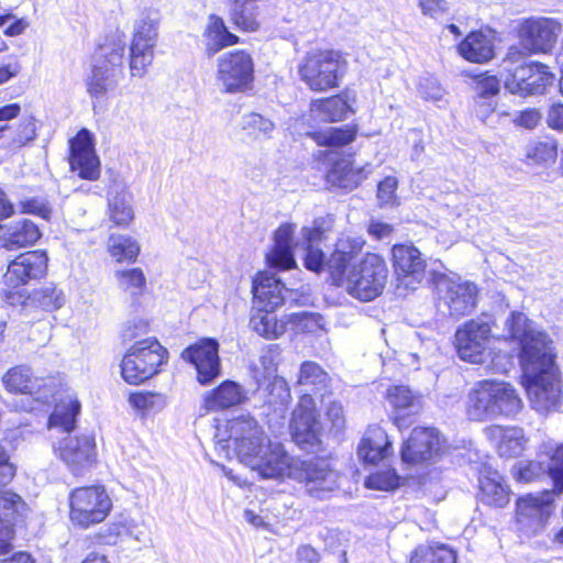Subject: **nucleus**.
I'll list each match as a JSON object with an SVG mask.
<instances>
[{"label":"nucleus","instance_id":"nucleus-45","mask_svg":"<svg viewBox=\"0 0 563 563\" xmlns=\"http://www.w3.org/2000/svg\"><path fill=\"white\" fill-rule=\"evenodd\" d=\"M556 157L558 144L553 140L532 143L526 150L528 165L548 167L555 163Z\"/></svg>","mask_w":563,"mask_h":563},{"label":"nucleus","instance_id":"nucleus-17","mask_svg":"<svg viewBox=\"0 0 563 563\" xmlns=\"http://www.w3.org/2000/svg\"><path fill=\"white\" fill-rule=\"evenodd\" d=\"M292 440L303 450H312L320 443L321 423L314 399L303 394L290 420Z\"/></svg>","mask_w":563,"mask_h":563},{"label":"nucleus","instance_id":"nucleus-52","mask_svg":"<svg viewBox=\"0 0 563 563\" xmlns=\"http://www.w3.org/2000/svg\"><path fill=\"white\" fill-rule=\"evenodd\" d=\"M132 407L143 412L158 411L165 407V399L161 394L139 391L130 395Z\"/></svg>","mask_w":563,"mask_h":563},{"label":"nucleus","instance_id":"nucleus-9","mask_svg":"<svg viewBox=\"0 0 563 563\" xmlns=\"http://www.w3.org/2000/svg\"><path fill=\"white\" fill-rule=\"evenodd\" d=\"M166 355L167 351L154 338L136 341L122 358V378L132 385L143 383L158 372Z\"/></svg>","mask_w":563,"mask_h":563},{"label":"nucleus","instance_id":"nucleus-3","mask_svg":"<svg viewBox=\"0 0 563 563\" xmlns=\"http://www.w3.org/2000/svg\"><path fill=\"white\" fill-rule=\"evenodd\" d=\"M522 407L523 402L512 385L484 379L468 393L466 413L471 420L485 421L499 416L515 417Z\"/></svg>","mask_w":563,"mask_h":563},{"label":"nucleus","instance_id":"nucleus-28","mask_svg":"<svg viewBox=\"0 0 563 563\" xmlns=\"http://www.w3.org/2000/svg\"><path fill=\"white\" fill-rule=\"evenodd\" d=\"M372 165L354 166L347 157L336 161L327 173V183L331 187L353 190L372 174Z\"/></svg>","mask_w":563,"mask_h":563},{"label":"nucleus","instance_id":"nucleus-46","mask_svg":"<svg viewBox=\"0 0 563 563\" xmlns=\"http://www.w3.org/2000/svg\"><path fill=\"white\" fill-rule=\"evenodd\" d=\"M287 325L296 333L318 334L325 331L323 317L314 312H298L285 316Z\"/></svg>","mask_w":563,"mask_h":563},{"label":"nucleus","instance_id":"nucleus-48","mask_svg":"<svg viewBox=\"0 0 563 563\" xmlns=\"http://www.w3.org/2000/svg\"><path fill=\"white\" fill-rule=\"evenodd\" d=\"M241 128L255 139L266 140L273 136L276 124L258 112H249L242 115Z\"/></svg>","mask_w":563,"mask_h":563},{"label":"nucleus","instance_id":"nucleus-22","mask_svg":"<svg viewBox=\"0 0 563 563\" xmlns=\"http://www.w3.org/2000/svg\"><path fill=\"white\" fill-rule=\"evenodd\" d=\"M391 254L399 286L415 289L424 278L426 263L420 251L412 244H397Z\"/></svg>","mask_w":563,"mask_h":563},{"label":"nucleus","instance_id":"nucleus-31","mask_svg":"<svg viewBox=\"0 0 563 563\" xmlns=\"http://www.w3.org/2000/svg\"><path fill=\"white\" fill-rule=\"evenodd\" d=\"M457 49L471 63H487L495 56L494 36L483 31L472 32L459 44Z\"/></svg>","mask_w":563,"mask_h":563},{"label":"nucleus","instance_id":"nucleus-6","mask_svg":"<svg viewBox=\"0 0 563 563\" xmlns=\"http://www.w3.org/2000/svg\"><path fill=\"white\" fill-rule=\"evenodd\" d=\"M347 68L343 54L334 49L309 52L300 62V79L312 91L323 92L339 87Z\"/></svg>","mask_w":563,"mask_h":563},{"label":"nucleus","instance_id":"nucleus-59","mask_svg":"<svg viewBox=\"0 0 563 563\" xmlns=\"http://www.w3.org/2000/svg\"><path fill=\"white\" fill-rule=\"evenodd\" d=\"M21 498L11 492L0 490V522L12 521Z\"/></svg>","mask_w":563,"mask_h":563},{"label":"nucleus","instance_id":"nucleus-29","mask_svg":"<svg viewBox=\"0 0 563 563\" xmlns=\"http://www.w3.org/2000/svg\"><path fill=\"white\" fill-rule=\"evenodd\" d=\"M391 453V442L386 431L379 426H371L363 434L357 448L360 460L368 464H377Z\"/></svg>","mask_w":563,"mask_h":563},{"label":"nucleus","instance_id":"nucleus-57","mask_svg":"<svg viewBox=\"0 0 563 563\" xmlns=\"http://www.w3.org/2000/svg\"><path fill=\"white\" fill-rule=\"evenodd\" d=\"M418 90L422 98L432 101L440 100L444 93V90L440 86L437 78L432 76L421 77L418 85Z\"/></svg>","mask_w":563,"mask_h":563},{"label":"nucleus","instance_id":"nucleus-42","mask_svg":"<svg viewBox=\"0 0 563 563\" xmlns=\"http://www.w3.org/2000/svg\"><path fill=\"white\" fill-rule=\"evenodd\" d=\"M311 111L324 121H342L352 111L351 107L340 96L319 99L311 102Z\"/></svg>","mask_w":563,"mask_h":563},{"label":"nucleus","instance_id":"nucleus-55","mask_svg":"<svg viewBox=\"0 0 563 563\" xmlns=\"http://www.w3.org/2000/svg\"><path fill=\"white\" fill-rule=\"evenodd\" d=\"M399 477L394 470H385L371 474L366 479V486L373 489L390 490L398 486Z\"/></svg>","mask_w":563,"mask_h":563},{"label":"nucleus","instance_id":"nucleus-5","mask_svg":"<svg viewBox=\"0 0 563 563\" xmlns=\"http://www.w3.org/2000/svg\"><path fill=\"white\" fill-rule=\"evenodd\" d=\"M388 278V268L382 256L367 253L354 263L342 276H334L333 283L343 287L352 297L362 301L377 298L384 290Z\"/></svg>","mask_w":563,"mask_h":563},{"label":"nucleus","instance_id":"nucleus-30","mask_svg":"<svg viewBox=\"0 0 563 563\" xmlns=\"http://www.w3.org/2000/svg\"><path fill=\"white\" fill-rule=\"evenodd\" d=\"M365 241L360 236L342 235L339 238L335 250L328 261V269L331 278L342 276L344 269H349L362 252Z\"/></svg>","mask_w":563,"mask_h":563},{"label":"nucleus","instance_id":"nucleus-7","mask_svg":"<svg viewBox=\"0 0 563 563\" xmlns=\"http://www.w3.org/2000/svg\"><path fill=\"white\" fill-rule=\"evenodd\" d=\"M124 56V43L120 40L98 47L93 55L90 73L85 82L88 95L102 99L115 89L121 77Z\"/></svg>","mask_w":563,"mask_h":563},{"label":"nucleus","instance_id":"nucleus-35","mask_svg":"<svg viewBox=\"0 0 563 563\" xmlns=\"http://www.w3.org/2000/svg\"><path fill=\"white\" fill-rule=\"evenodd\" d=\"M479 489L482 500L488 505L500 508L509 503L508 487L501 475L490 467L481 471Z\"/></svg>","mask_w":563,"mask_h":563},{"label":"nucleus","instance_id":"nucleus-54","mask_svg":"<svg viewBox=\"0 0 563 563\" xmlns=\"http://www.w3.org/2000/svg\"><path fill=\"white\" fill-rule=\"evenodd\" d=\"M548 454L550 455L548 473L553 481L554 490L561 494L563 492V444L549 451Z\"/></svg>","mask_w":563,"mask_h":563},{"label":"nucleus","instance_id":"nucleus-14","mask_svg":"<svg viewBox=\"0 0 563 563\" xmlns=\"http://www.w3.org/2000/svg\"><path fill=\"white\" fill-rule=\"evenodd\" d=\"M297 459L289 455L282 443L268 440L253 456H249L245 466L266 479L292 478Z\"/></svg>","mask_w":563,"mask_h":563},{"label":"nucleus","instance_id":"nucleus-27","mask_svg":"<svg viewBox=\"0 0 563 563\" xmlns=\"http://www.w3.org/2000/svg\"><path fill=\"white\" fill-rule=\"evenodd\" d=\"M254 303L263 309L275 310L282 306L290 292L274 275L260 273L253 280Z\"/></svg>","mask_w":563,"mask_h":563},{"label":"nucleus","instance_id":"nucleus-36","mask_svg":"<svg viewBox=\"0 0 563 563\" xmlns=\"http://www.w3.org/2000/svg\"><path fill=\"white\" fill-rule=\"evenodd\" d=\"M40 238L38 227L29 219H21L9 224L0 239L2 247L15 250L33 245Z\"/></svg>","mask_w":563,"mask_h":563},{"label":"nucleus","instance_id":"nucleus-25","mask_svg":"<svg viewBox=\"0 0 563 563\" xmlns=\"http://www.w3.org/2000/svg\"><path fill=\"white\" fill-rule=\"evenodd\" d=\"M439 431L434 428H415L401 451L402 461L417 464L431 460L442 449Z\"/></svg>","mask_w":563,"mask_h":563},{"label":"nucleus","instance_id":"nucleus-50","mask_svg":"<svg viewBox=\"0 0 563 563\" xmlns=\"http://www.w3.org/2000/svg\"><path fill=\"white\" fill-rule=\"evenodd\" d=\"M115 279L120 289L131 296L141 295L146 285V278L141 268L117 271Z\"/></svg>","mask_w":563,"mask_h":563},{"label":"nucleus","instance_id":"nucleus-21","mask_svg":"<svg viewBox=\"0 0 563 563\" xmlns=\"http://www.w3.org/2000/svg\"><path fill=\"white\" fill-rule=\"evenodd\" d=\"M48 257L44 251L20 254L8 265L4 284L18 288L46 275Z\"/></svg>","mask_w":563,"mask_h":563},{"label":"nucleus","instance_id":"nucleus-16","mask_svg":"<svg viewBox=\"0 0 563 563\" xmlns=\"http://www.w3.org/2000/svg\"><path fill=\"white\" fill-rule=\"evenodd\" d=\"M562 32L560 21L548 16H531L522 20L517 29L520 44L530 53H550Z\"/></svg>","mask_w":563,"mask_h":563},{"label":"nucleus","instance_id":"nucleus-1","mask_svg":"<svg viewBox=\"0 0 563 563\" xmlns=\"http://www.w3.org/2000/svg\"><path fill=\"white\" fill-rule=\"evenodd\" d=\"M505 329L520 345L519 357L531 407L541 413L556 409L562 387L553 341L522 312H511Z\"/></svg>","mask_w":563,"mask_h":563},{"label":"nucleus","instance_id":"nucleus-8","mask_svg":"<svg viewBox=\"0 0 563 563\" xmlns=\"http://www.w3.org/2000/svg\"><path fill=\"white\" fill-rule=\"evenodd\" d=\"M68 503L69 520L81 529H88L104 521L112 509V500L101 485L73 489L69 493Z\"/></svg>","mask_w":563,"mask_h":563},{"label":"nucleus","instance_id":"nucleus-4","mask_svg":"<svg viewBox=\"0 0 563 563\" xmlns=\"http://www.w3.org/2000/svg\"><path fill=\"white\" fill-rule=\"evenodd\" d=\"M213 439L216 449L224 456L231 459L235 455L243 464L269 440L260 423L250 415L233 417L217 424Z\"/></svg>","mask_w":563,"mask_h":563},{"label":"nucleus","instance_id":"nucleus-39","mask_svg":"<svg viewBox=\"0 0 563 563\" xmlns=\"http://www.w3.org/2000/svg\"><path fill=\"white\" fill-rule=\"evenodd\" d=\"M260 0H230V20L241 31L254 32L260 27Z\"/></svg>","mask_w":563,"mask_h":563},{"label":"nucleus","instance_id":"nucleus-58","mask_svg":"<svg viewBox=\"0 0 563 563\" xmlns=\"http://www.w3.org/2000/svg\"><path fill=\"white\" fill-rule=\"evenodd\" d=\"M271 402L280 404L282 406H286L290 399V389L288 383L285 378L275 376L273 382L271 383Z\"/></svg>","mask_w":563,"mask_h":563},{"label":"nucleus","instance_id":"nucleus-40","mask_svg":"<svg viewBox=\"0 0 563 563\" xmlns=\"http://www.w3.org/2000/svg\"><path fill=\"white\" fill-rule=\"evenodd\" d=\"M271 309L257 308L250 320L251 328L266 339H277L286 331V318L277 320Z\"/></svg>","mask_w":563,"mask_h":563},{"label":"nucleus","instance_id":"nucleus-41","mask_svg":"<svg viewBox=\"0 0 563 563\" xmlns=\"http://www.w3.org/2000/svg\"><path fill=\"white\" fill-rule=\"evenodd\" d=\"M410 563H456V553L438 542L419 544L411 553Z\"/></svg>","mask_w":563,"mask_h":563},{"label":"nucleus","instance_id":"nucleus-56","mask_svg":"<svg viewBox=\"0 0 563 563\" xmlns=\"http://www.w3.org/2000/svg\"><path fill=\"white\" fill-rule=\"evenodd\" d=\"M397 187L398 180L394 176H387L378 184L377 198L382 206H394L397 203Z\"/></svg>","mask_w":563,"mask_h":563},{"label":"nucleus","instance_id":"nucleus-32","mask_svg":"<svg viewBox=\"0 0 563 563\" xmlns=\"http://www.w3.org/2000/svg\"><path fill=\"white\" fill-rule=\"evenodd\" d=\"M246 399L244 388L233 380H224L217 388L203 395V408L218 411L241 405Z\"/></svg>","mask_w":563,"mask_h":563},{"label":"nucleus","instance_id":"nucleus-49","mask_svg":"<svg viewBox=\"0 0 563 563\" xmlns=\"http://www.w3.org/2000/svg\"><path fill=\"white\" fill-rule=\"evenodd\" d=\"M108 251L117 262L134 261L140 253V246L132 238L119 234L110 236Z\"/></svg>","mask_w":563,"mask_h":563},{"label":"nucleus","instance_id":"nucleus-12","mask_svg":"<svg viewBox=\"0 0 563 563\" xmlns=\"http://www.w3.org/2000/svg\"><path fill=\"white\" fill-rule=\"evenodd\" d=\"M55 456L75 476L85 475L97 464V445L93 435H67L53 445Z\"/></svg>","mask_w":563,"mask_h":563},{"label":"nucleus","instance_id":"nucleus-19","mask_svg":"<svg viewBox=\"0 0 563 563\" xmlns=\"http://www.w3.org/2000/svg\"><path fill=\"white\" fill-rule=\"evenodd\" d=\"M181 357L195 367L201 385L211 384L221 374L219 343L214 339L198 340L181 352Z\"/></svg>","mask_w":563,"mask_h":563},{"label":"nucleus","instance_id":"nucleus-24","mask_svg":"<svg viewBox=\"0 0 563 563\" xmlns=\"http://www.w3.org/2000/svg\"><path fill=\"white\" fill-rule=\"evenodd\" d=\"M69 164L73 172L87 180H97L100 176V163L92 144V139L87 130H81L70 141Z\"/></svg>","mask_w":563,"mask_h":563},{"label":"nucleus","instance_id":"nucleus-44","mask_svg":"<svg viewBox=\"0 0 563 563\" xmlns=\"http://www.w3.org/2000/svg\"><path fill=\"white\" fill-rule=\"evenodd\" d=\"M328 373L316 362H303L299 369L297 384L307 387L306 391H319L329 383Z\"/></svg>","mask_w":563,"mask_h":563},{"label":"nucleus","instance_id":"nucleus-26","mask_svg":"<svg viewBox=\"0 0 563 563\" xmlns=\"http://www.w3.org/2000/svg\"><path fill=\"white\" fill-rule=\"evenodd\" d=\"M486 435L494 443L503 457H516L527 448L528 438L525 430L516 426H492L486 429Z\"/></svg>","mask_w":563,"mask_h":563},{"label":"nucleus","instance_id":"nucleus-61","mask_svg":"<svg viewBox=\"0 0 563 563\" xmlns=\"http://www.w3.org/2000/svg\"><path fill=\"white\" fill-rule=\"evenodd\" d=\"M475 89L481 98L495 96L499 91V80L496 76L482 74L477 78Z\"/></svg>","mask_w":563,"mask_h":563},{"label":"nucleus","instance_id":"nucleus-47","mask_svg":"<svg viewBox=\"0 0 563 563\" xmlns=\"http://www.w3.org/2000/svg\"><path fill=\"white\" fill-rule=\"evenodd\" d=\"M356 131L354 128L329 126L311 133L312 140L320 146H344L354 141Z\"/></svg>","mask_w":563,"mask_h":563},{"label":"nucleus","instance_id":"nucleus-11","mask_svg":"<svg viewBox=\"0 0 563 563\" xmlns=\"http://www.w3.org/2000/svg\"><path fill=\"white\" fill-rule=\"evenodd\" d=\"M292 479L305 486L310 496L324 499L340 486V474L322 459L297 461Z\"/></svg>","mask_w":563,"mask_h":563},{"label":"nucleus","instance_id":"nucleus-53","mask_svg":"<svg viewBox=\"0 0 563 563\" xmlns=\"http://www.w3.org/2000/svg\"><path fill=\"white\" fill-rule=\"evenodd\" d=\"M505 71L507 73L504 77L505 88L514 95L523 96V92L512 89L511 86L517 84L518 87L523 88L530 78L531 71H533V64L517 65Z\"/></svg>","mask_w":563,"mask_h":563},{"label":"nucleus","instance_id":"nucleus-20","mask_svg":"<svg viewBox=\"0 0 563 563\" xmlns=\"http://www.w3.org/2000/svg\"><path fill=\"white\" fill-rule=\"evenodd\" d=\"M5 389L15 394L31 395L36 401L48 402L54 395L53 379L35 376L26 365L14 366L2 377Z\"/></svg>","mask_w":563,"mask_h":563},{"label":"nucleus","instance_id":"nucleus-62","mask_svg":"<svg viewBox=\"0 0 563 563\" xmlns=\"http://www.w3.org/2000/svg\"><path fill=\"white\" fill-rule=\"evenodd\" d=\"M541 118L542 115L539 110L526 109L517 112L512 118V122L516 126L533 130L540 123Z\"/></svg>","mask_w":563,"mask_h":563},{"label":"nucleus","instance_id":"nucleus-43","mask_svg":"<svg viewBox=\"0 0 563 563\" xmlns=\"http://www.w3.org/2000/svg\"><path fill=\"white\" fill-rule=\"evenodd\" d=\"M554 81V75L549 70L547 65L536 63L533 64V71H531L530 78L523 88L518 87V85L511 86L512 89L517 91L523 92V97L526 96H534L542 95L545 92L547 88L551 86Z\"/></svg>","mask_w":563,"mask_h":563},{"label":"nucleus","instance_id":"nucleus-64","mask_svg":"<svg viewBox=\"0 0 563 563\" xmlns=\"http://www.w3.org/2000/svg\"><path fill=\"white\" fill-rule=\"evenodd\" d=\"M531 54L528 52L523 45L520 46H510L506 54V57L503 60L504 70L512 69L517 65L527 64V56Z\"/></svg>","mask_w":563,"mask_h":563},{"label":"nucleus","instance_id":"nucleus-51","mask_svg":"<svg viewBox=\"0 0 563 563\" xmlns=\"http://www.w3.org/2000/svg\"><path fill=\"white\" fill-rule=\"evenodd\" d=\"M31 300L45 311H55L64 306L65 296L62 290L49 285L34 290Z\"/></svg>","mask_w":563,"mask_h":563},{"label":"nucleus","instance_id":"nucleus-37","mask_svg":"<svg viewBox=\"0 0 563 563\" xmlns=\"http://www.w3.org/2000/svg\"><path fill=\"white\" fill-rule=\"evenodd\" d=\"M203 37L208 56H213L222 48L239 42V37L228 31L224 21L214 14H211L208 19Z\"/></svg>","mask_w":563,"mask_h":563},{"label":"nucleus","instance_id":"nucleus-23","mask_svg":"<svg viewBox=\"0 0 563 563\" xmlns=\"http://www.w3.org/2000/svg\"><path fill=\"white\" fill-rule=\"evenodd\" d=\"M551 501L548 492L520 497L516 508V520L520 529L528 533L542 529L550 517Z\"/></svg>","mask_w":563,"mask_h":563},{"label":"nucleus","instance_id":"nucleus-34","mask_svg":"<svg viewBox=\"0 0 563 563\" xmlns=\"http://www.w3.org/2000/svg\"><path fill=\"white\" fill-rule=\"evenodd\" d=\"M108 213L110 220L120 227H126L134 218L132 195L122 184H113L108 191Z\"/></svg>","mask_w":563,"mask_h":563},{"label":"nucleus","instance_id":"nucleus-10","mask_svg":"<svg viewBox=\"0 0 563 563\" xmlns=\"http://www.w3.org/2000/svg\"><path fill=\"white\" fill-rule=\"evenodd\" d=\"M158 27L159 19L152 12H146L135 20L129 48V65L132 77H144L153 64L158 40Z\"/></svg>","mask_w":563,"mask_h":563},{"label":"nucleus","instance_id":"nucleus-63","mask_svg":"<svg viewBox=\"0 0 563 563\" xmlns=\"http://www.w3.org/2000/svg\"><path fill=\"white\" fill-rule=\"evenodd\" d=\"M418 5L423 15L438 19L449 12L445 0H418Z\"/></svg>","mask_w":563,"mask_h":563},{"label":"nucleus","instance_id":"nucleus-60","mask_svg":"<svg viewBox=\"0 0 563 563\" xmlns=\"http://www.w3.org/2000/svg\"><path fill=\"white\" fill-rule=\"evenodd\" d=\"M20 206H21V211L23 213L38 216L45 220H48L52 216V208L43 199H38V198L26 199V200L21 201Z\"/></svg>","mask_w":563,"mask_h":563},{"label":"nucleus","instance_id":"nucleus-13","mask_svg":"<svg viewBox=\"0 0 563 563\" xmlns=\"http://www.w3.org/2000/svg\"><path fill=\"white\" fill-rule=\"evenodd\" d=\"M494 339L492 324L476 318L464 322L455 332V346L461 360L481 364L489 355V345Z\"/></svg>","mask_w":563,"mask_h":563},{"label":"nucleus","instance_id":"nucleus-33","mask_svg":"<svg viewBox=\"0 0 563 563\" xmlns=\"http://www.w3.org/2000/svg\"><path fill=\"white\" fill-rule=\"evenodd\" d=\"M386 399L395 410V423L401 427L407 416L416 415L422 407L421 395L412 393L406 386H391L386 391Z\"/></svg>","mask_w":563,"mask_h":563},{"label":"nucleus","instance_id":"nucleus-2","mask_svg":"<svg viewBox=\"0 0 563 563\" xmlns=\"http://www.w3.org/2000/svg\"><path fill=\"white\" fill-rule=\"evenodd\" d=\"M331 217L318 218L311 227H303L300 236L292 243L296 225L292 223L282 224L274 234V246L266 255L271 266L289 269L295 266L294 250H302L305 253V265L308 269L319 272L324 262L323 252L319 249V242L324 239L328 231L332 229Z\"/></svg>","mask_w":563,"mask_h":563},{"label":"nucleus","instance_id":"nucleus-18","mask_svg":"<svg viewBox=\"0 0 563 563\" xmlns=\"http://www.w3.org/2000/svg\"><path fill=\"white\" fill-rule=\"evenodd\" d=\"M438 290L441 303L448 308L449 313L454 318L468 314L476 307L478 289L472 282L461 277H442L438 280Z\"/></svg>","mask_w":563,"mask_h":563},{"label":"nucleus","instance_id":"nucleus-15","mask_svg":"<svg viewBox=\"0 0 563 563\" xmlns=\"http://www.w3.org/2000/svg\"><path fill=\"white\" fill-rule=\"evenodd\" d=\"M217 78L227 92L247 90L254 78V63L243 49H235L218 58Z\"/></svg>","mask_w":563,"mask_h":563},{"label":"nucleus","instance_id":"nucleus-38","mask_svg":"<svg viewBox=\"0 0 563 563\" xmlns=\"http://www.w3.org/2000/svg\"><path fill=\"white\" fill-rule=\"evenodd\" d=\"M80 408V402L75 395H66L60 398L49 416V428H58L66 432L73 431L76 427V419Z\"/></svg>","mask_w":563,"mask_h":563}]
</instances>
